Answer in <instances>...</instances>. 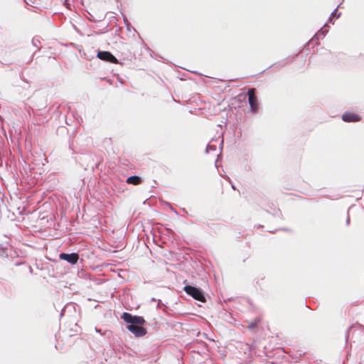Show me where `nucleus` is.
Wrapping results in <instances>:
<instances>
[{"instance_id": "nucleus-1", "label": "nucleus", "mask_w": 364, "mask_h": 364, "mask_svg": "<svg viewBox=\"0 0 364 364\" xmlns=\"http://www.w3.org/2000/svg\"><path fill=\"white\" fill-rule=\"evenodd\" d=\"M122 318L127 323H129L127 328L136 337H141L146 334L147 331L146 328L141 326L145 323V320L142 316H132L129 313L124 312L122 316Z\"/></svg>"}, {"instance_id": "nucleus-2", "label": "nucleus", "mask_w": 364, "mask_h": 364, "mask_svg": "<svg viewBox=\"0 0 364 364\" xmlns=\"http://www.w3.org/2000/svg\"><path fill=\"white\" fill-rule=\"evenodd\" d=\"M183 290L186 294L191 296L196 300L201 302H205L206 299L202 290L193 286H185Z\"/></svg>"}, {"instance_id": "nucleus-3", "label": "nucleus", "mask_w": 364, "mask_h": 364, "mask_svg": "<svg viewBox=\"0 0 364 364\" xmlns=\"http://www.w3.org/2000/svg\"><path fill=\"white\" fill-rule=\"evenodd\" d=\"M248 95V102L250 106V109L252 112L256 113L259 109V105L257 102V98L255 95V89L250 88L247 92Z\"/></svg>"}, {"instance_id": "nucleus-4", "label": "nucleus", "mask_w": 364, "mask_h": 364, "mask_svg": "<svg viewBox=\"0 0 364 364\" xmlns=\"http://www.w3.org/2000/svg\"><path fill=\"white\" fill-rule=\"evenodd\" d=\"M60 259L67 261L68 263L71 264H75L77 262L79 259V255L77 253L73 252L70 254L68 253H60L59 255Z\"/></svg>"}, {"instance_id": "nucleus-5", "label": "nucleus", "mask_w": 364, "mask_h": 364, "mask_svg": "<svg viewBox=\"0 0 364 364\" xmlns=\"http://www.w3.org/2000/svg\"><path fill=\"white\" fill-rule=\"evenodd\" d=\"M342 119L346 122H356L361 120V117L356 113L346 112L342 115Z\"/></svg>"}, {"instance_id": "nucleus-6", "label": "nucleus", "mask_w": 364, "mask_h": 364, "mask_svg": "<svg viewBox=\"0 0 364 364\" xmlns=\"http://www.w3.org/2000/svg\"><path fill=\"white\" fill-rule=\"evenodd\" d=\"M97 57L100 60L114 63V55L109 51H98Z\"/></svg>"}, {"instance_id": "nucleus-7", "label": "nucleus", "mask_w": 364, "mask_h": 364, "mask_svg": "<svg viewBox=\"0 0 364 364\" xmlns=\"http://www.w3.org/2000/svg\"><path fill=\"white\" fill-rule=\"evenodd\" d=\"M127 183L133 185H139L141 183V179L139 176H132L127 178Z\"/></svg>"}, {"instance_id": "nucleus-8", "label": "nucleus", "mask_w": 364, "mask_h": 364, "mask_svg": "<svg viewBox=\"0 0 364 364\" xmlns=\"http://www.w3.org/2000/svg\"><path fill=\"white\" fill-rule=\"evenodd\" d=\"M261 317H257L252 321H250L247 325V328L250 330H252L257 327L258 324L261 322Z\"/></svg>"}, {"instance_id": "nucleus-9", "label": "nucleus", "mask_w": 364, "mask_h": 364, "mask_svg": "<svg viewBox=\"0 0 364 364\" xmlns=\"http://www.w3.org/2000/svg\"><path fill=\"white\" fill-rule=\"evenodd\" d=\"M38 43H40V41L38 39L33 38V40H32L33 46L36 47L39 50L40 48L38 47Z\"/></svg>"}, {"instance_id": "nucleus-10", "label": "nucleus", "mask_w": 364, "mask_h": 364, "mask_svg": "<svg viewBox=\"0 0 364 364\" xmlns=\"http://www.w3.org/2000/svg\"><path fill=\"white\" fill-rule=\"evenodd\" d=\"M107 82H109V85L112 84V80L111 79H108Z\"/></svg>"}, {"instance_id": "nucleus-11", "label": "nucleus", "mask_w": 364, "mask_h": 364, "mask_svg": "<svg viewBox=\"0 0 364 364\" xmlns=\"http://www.w3.org/2000/svg\"><path fill=\"white\" fill-rule=\"evenodd\" d=\"M1 255L2 257H6L8 256V255H7L6 254H5L4 252H3L2 254H1Z\"/></svg>"}, {"instance_id": "nucleus-12", "label": "nucleus", "mask_w": 364, "mask_h": 364, "mask_svg": "<svg viewBox=\"0 0 364 364\" xmlns=\"http://www.w3.org/2000/svg\"><path fill=\"white\" fill-rule=\"evenodd\" d=\"M95 330L97 332H99V333L100 332V330H98L97 328H95Z\"/></svg>"}, {"instance_id": "nucleus-13", "label": "nucleus", "mask_w": 364, "mask_h": 364, "mask_svg": "<svg viewBox=\"0 0 364 364\" xmlns=\"http://www.w3.org/2000/svg\"><path fill=\"white\" fill-rule=\"evenodd\" d=\"M114 62H115V63H117V60L116 58H115Z\"/></svg>"}]
</instances>
